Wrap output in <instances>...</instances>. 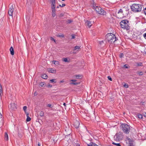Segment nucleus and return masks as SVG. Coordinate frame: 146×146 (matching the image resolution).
I'll return each mask as SVG.
<instances>
[{
  "instance_id": "f257e3e1",
  "label": "nucleus",
  "mask_w": 146,
  "mask_h": 146,
  "mask_svg": "<svg viewBox=\"0 0 146 146\" xmlns=\"http://www.w3.org/2000/svg\"><path fill=\"white\" fill-rule=\"evenodd\" d=\"M106 38L108 41L111 43L115 42V41L118 40L114 35L111 33L107 34Z\"/></svg>"
},
{
  "instance_id": "f03ea898",
  "label": "nucleus",
  "mask_w": 146,
  "mask_h": 146,
  "mask_svg": "<svg viewBox=\"0 0 146 146\" xmlns=\"http://www.w3.org/2000/svg\"><path fill=\"white\" fill-rule=\"evenodd\" d=\"M120 127V128L125 133L128 134L130 131V126L127 124L123 123L121 125Z\"/></svg>"
},
{
  "instance_id": "7ed1b4c3",
  "label": "nucleus",
  "mask_w": 146,
  "mask_h": 146,
  "mask_svg": "<svg viewBox=\"0 0 146 146\" xmlns=\"http://www.w3.org/2000/svg\"><path fill=\"white\" fill-rule=\"evenodd\" d=\"M121 27L123 29L129 30L130 29L129 26V21L127 20H122L120 22Z\"/></svg>"
},
{
  "instance_id": "20e7f679",
  "label": "nucleus",
  "mask_w": 146,
  "mask_h": 146,
  "mask_svg": "<svg viewBox=\"0 0 146 146\" xmlns=\"http://www.w3.org/2000/svg\"><path fill=\"white\" fill-rule=\"evenodd\" d=\"M131 10L134 12H137L141 11L142 7L141 5L134 4L131 6Z\"/></svg>"
},
{
  "instance_id": "39448f33",
  "label": "nucleus",
  "mask_w": 146,
  "mask_h": 146,
  "mask_svg": "<svg viewBox=\"0 0 146 146\" xmlns=\"http://www.w3.org/2000/svg\"><path fill=\"white\" fill-rule=\"evenodd\" d=\"M93 9L95 10L96 12L99 14L104 15L106 13L105 11L104 10L100 7L95 5L93 6Z\"/></svg>"
},
{
  "instance_id": "423d86ee",
  "label": "nucleus",
  "mask_w": 146,
  "mask_h": 146,
  "mask_svg": "<svg viewBox=\"0 0 146 146\" xmlns=\"http://www.w3.org/2000/svg\"><path fill=\"white\" fill-rule=\"evenodd\" d=\"M123 133L121 131H119L116 134L114 138L116 141H118L121 139L123 138Z\"/></svg>"
},
{
  "instance_id": "0eeeda50",
  "label": "nucleus",
  "mask_w": 146,
  "mask_h": 146,
  "mask_svg": "<svg viewBox=\"0 0 146 146\" xmlns=\"http://www.w3.org/2000/svg\"><path fill=\"white\" fill-rule=\"evenodd\" d=\"M15 7V5H10V7H9V11H8V14L10 16H12V17H13V11L14 10V8Z\"/></svg>"
},
{
  "instance_id": "6e6552de",
  "label": "nucleus",
  "mask_w": 146,
  "mask_h": 146,
  "mask_svg": "<svg viewBox=\"0 0 146 146\" xmlns=\"http://www.w3.org/2000/svg\"><path fill=\"white\" fill-rule=\"evenodd\" d=\"M9 108L11 110H15L17 109L16 105L14 103H11L9 105Z\"/></svg>"
},
{
  "instance_id": "1a4fd4ad",
  "label": "nucleus",
  "mask_w": 146,
  "mask_h": 146,
  "mask_svg": "<svg viewBox=\"0 0 146 146\" xmlns=\"http://www.w3.org/2000/svg\"><path fill=\"white\" fill-rule=\"evenodd\" d=\"M80 125V123L79 121L75 120L74 123V127L76 128H78Z\"/></svg>"
},
{
  "instance_id": "9d476101",
  "label": "nucleus",
  "mask_w": 146,
  "mask_h": 146,
  "mask_svg": "<svg viewBox=\"0 0 146 146\" xmlns=\"http://www.w3.org/2000/svg\"><path fill=\"white\" fill-rule=\"evenodd\" d=\"M127 139L128 140L129 142V146H134L133 143V140H131L129 138H127Z\"/></svg>"
},
{
  "instance_id": "9b49d317",
  "label": "nucleus",
  "mask_w": 146,
  "mask_h": 146,
  "mask_svg": "<svg viewBox=\"0 0 146 146\" xmlns=\"http://www.w3.org/2000/svg\"><path fill=\"white\" fill-rule=\"evenodd\" d=\"M88 146H99L93 142H91L89 144H88Z\"/></svg>"
},
{
  "instance_id": "f8f14e48",
  "label": "nucleus",
  "mask_w": 146,
  "mask_h": 146,
  "mask_svg": "<svg viewBox=\"0 0 146 146\" xmlns=\"http://www.w3.org/2000/svg\"><path fill=\"white\" fill-rule=\"evenodd\" d=\"M86 25L88 26L89 27H90L92 25L91 22L87 21L86 22Z\"/></svg>"
},
{
  "instance_id": "ddd939ff",
  "label": "nucleus",
  "mask_w": 146,
  "mask_h": 146,
  "mask_svg": "<svg viewBox=\"0 0 146 146\" xmlns=\"http://www.w3.org/2000/svg\"><path fill=\"white\" fill-rule=\"evenodd\" d=\"M51 7L55 6V0H50Z\"/></svg>"
},
{
  "instance_id": "4468645a",
  "label": "nucleus",
  "mask_w": 146,
  "mask_h": 146,
  "mask_svg": "<svg viewBox=\"0 0 146 146\" xmlns=\"http://www.w3.org/2000/svg\"><path fill=\"white\" fill-rule=\"evenodd\" d=\"M48 71L49 72L51 73H55L56 70H54L53 68H50L48 69Z\"/></svg>"
},
{
  "instance_id": "2eb2a0df",
  "label": "nucleus",
  "mask_w": 146,
  "mask_h": 146,
  "mask_svg": "<svg viewBox=\"0 0 146 146\" xmlns=\"http://www.w3.org/2000/svg\"><path fill=\"white\" fill-rule=\"evenodd\" d=\"M10 50V51L11 54L12 55H13L14 54V51L13 48L12 46L11 47Z\"/></svg>"
},
{
  "instance_id": "dca6fc26",
  "label": "nucleus",
  "mask_w": 146,
  "mask_h": 146,
  "mask_svg": "<svg viewBox=\"0 0 146 146\" xmlns=\"http://www.w3.org/2000/svg\"><path fill=\"white\" fill-rule=\"evenodd\" d=\"M5 139L6 141H8V140L9 138L8 135L6 132H5Z\"/></svg>"
},
{
  "instance_id": "f3484780",
  "label": "nucleus",
  "mask_w": 146,
  "mask_h": 146,
  "mask_svg": "<svg viewBox=\"0 0 146 146\" xmlns=\"http://www.w3.org/2000/svg\"><path fill=\"white\" fill-rule=\"evenodd\" d=\"M56 7H51L52 13H56V10L55 9Z\"/></svg>"
},
{
  "instance_id": "a211bd4d",
  "label": "nucleus",
  "mask_w": 146,
  "mask_h": 146,
  "mask_svg": "<svg viewBox=\"0 0 146 146\" xmlns=\"http://www.w3.org/2000/svg\"><path fill=\"white\" fill-rule=\"evenodd\" d=\"M41 77L44 79H46L47 78L48 76L46 74H44L42 75Z\"/></svg>"
},
{
  "instance_id": "6ab92c4d",
  "label": "nucleus",
  "mask_w": 146,
  "mask_h": 146,
  "mask_svg": "<svg viewBox=\"0 0 146 146\" xmlns=\"http://www.w3.org/2000/svg\"><path fill=\"white\" fill-rule=\"evenodd\" d=\"M45 85V83L43 82H41L39 84V86L40 87H44Z\"/></svg>"
},
{
  "instance_id": "aec40b11",
  "label": "nucleus",
  "mask_w": 146,
  "mask_h": 146,
  "mask_svg": "<svg viewBox=\"0 0 146 146\" xmlns=\"http://www.w3.org/2000/svg\"><path fill=\"white\" fill-rule=\"evenodd\" d=\"M137 65L138 66H143V63L142 62H137L136 63Z\"/></svg>"
},
{
  "instance_id": "412c9836",
  "label": "nucleus",
  "mask_w": 146,
  "mask_h": 146,
  "mask_svg": "<svg viewBox=\"0 0 146 146\" xmlns=\"http://www.w3.org/2000/svg\"><path fill=\"white\" fill-rule=\"evenodd\" d=\"M62 60L64 62H69V61L68 60L67 58H63Z\"/></svg>"
},
{
  "instance_id": "4be33fe9",
  "label": "nucleus",
  "mask_w": 146,
  "mask_h": 146,
  "mask_svg": "<svg viewBox=\"0 0 146 146\" xmlns=\"http://www.w3.org/2000/svg\"><path fill=\"white\" fill-rule=\"evenodd\" d=\"M73 22V20L71 19H70L68 20H67L66 21V23L67 24H70V23H72Z\"/></svg>"
},
{
  "instance_id": "5701e85b",
  "label": "nucleus",
  "mask_w": 146,
  "mask_h": 146,
  "mask_svg": "<svg viewBox=\"0 0 146 146\" xmlns=\"http://www.w3.org/2000/svg\"><path fill=\"white\" fill-rule=\"evenodd\" d=\"M129 67V66L127 64H125L123 66V68H128Z\"/></svg>"
},
{
  "instance_id": "b1692460",
  "label": "nucleus",
  "mask_w": 146,
  "mask_h": 146,
  "mask_svg": "<svg viewBox=\"0 0 146 146\" xmlns=\"http://www.w3.org/2000/svg\"><path fill=\"white\" fill-rule=\"evenodd\" d=\"M137 73L140 76L142 75L143 74V72L141 71H138L137 72Z\"/></svg>"
},
{
  "instance_id": "393cba45",
  "label": "nucleus",
  "mask_w": 146,
  "mask_h": 146,
  "mask_svg": "<svg viewBox=\"0 0 146 146\" xmlns=\"http://www.w3.org/2000/svg\"><path fill=\"white\" fill-rule=\"evenodd\" d=\"M39 115L41 117L44 116V112L42 111H40V113Z\"/></svg>"
},
{
  "instance_id": "a878e982",
  "label": "nucleus",
  "mask_w": 146,
  "mask_h": 146,
  "mask_svg": "<svg viewBox=\"0 0 146 146\" xmlns=\"http://www.w3.org/2000/svg\"><path fill=\"white\" fill-rule=\"evenodd\" d=\"M80 46H76L74 48V50H76L77 49H80Z\"/></svg>"
},
{
  "instance_id": "bb28decb",
  "label": "nucleus",
  "mask_w": 146,
  "mask_h": 146,
  "mask_svg": "<svg viewBox=\"0 0 146 146\" xmlns=\"http://www.w3.org/2000/svg\"><path fill=\"white\" fill-rule=\"evenodd\" d=\"M31 120V118L30 117H29V116H27V118L26 119V121H30Z\"/></svg>"
},
{
  "instance_id": "cd10ccee",
  "label": "nucleus",
  "mask_w": 146,
  "mask_h": 146,
  "mask_svg": "<svg viewBox=\"0 0 146 146\" xmlns=\"http://www.w3.org/2000/svg\"><path fill=\"white\" fill-rule=\"evenodd\" d=\"M56 80L55 79H54L50 80V81L51 82H54L56 83Z\"/></svg>"
},
{
  "instance_id": "c85d7f7f",
  "label": "nucleus",
  "mask_w": 146,
  "mask_h": 146,
  "mask_svg": "<svg viewBox=\"0 0 146 146\" xmlns=\"http://www.w3.org/2000/svg\"><path fill=\"white\" fill-rule=\"evenodd\" d=\"M54 64L55 65H58L59 64V62L58 61H54Z\"/></svg>"
},
{
  "instance_id": "c756f323",
  "label": "nucleus",
  "mask_w": 146,
  "mask_h": 146,
  "mask_svg": "<svg viewBox=\"0 0 146 146\" xmlns=\"http://www.w3.org/2000/svg\"><path fill=\"white\" fill-rule=\"evenodd\" d=\"M123 86L126 88H127L129 87V86L127 84L125 83L123 85Z\"/></svg>"
},
{
  "instance_id": "7c9ffc66",
  "label": "nucleus",
  "mask_w": 146,
  "mask_h": 146,
  "mask_svg": "<svg viewBox=\"0 0 146 146\" xmlns=\"http://www.w3.org/2000/svg\"><path fill=\"white\" fill-rule=\"evenodd\" d=\"M123 13V10L121 9H120L119 10L118 12V13Z\"/></svg>"
},
{
  "instance_id": "2f4dec72",
  "label": "nucleus",
  "mask_w": 146,
  "mask_h": 146,
  "mask_svg": "<svg viewBox=\"0 0 146 146\" xmlns=\"http://www.w3.org/2000/svg\"><path fill=\"white\" fill-rule=\"evenodd\" d=\"M112 143L113 145H117V146H121V145L119 143H115L113 142Z\"/></svg>"
},
{
  "instance_id": "473e14b6",
  "label": "nucleus",
  "mask_w": 146,
  "mask_h": 146,
  "mask_svg": "<svg viewBox=\"0 0 146 146\" xmlns=\"http://www.w3.org/2000/svg\"><path fill=\"white\" fill-rule=\"evenodd\" d=\"M75 77L77 79H78L80 77H81V76L79 75H75Z\"/></svg>"
},
{
  "instance_id": "72a5a7b5",
  "label": "nucleus",
  "mask_w": 146,
  "mask_h": 146,
  "mask_svg": "<svg viewBox=\"0 0 146 146\" xmlns=\"http://www.w3.org/2000/svg\"><path fill=\"white\" fill-rule=\"evenodd\" d=\"M57 36L59 37H64V35L62 34H61L60 35H57Z\"/></svg>"
},
{
  "instance_id": "f704fd0d",
  "label": "nucleus",
  "mask_w": 146,
  "mask_h": 146,
  "mask_svg": "<svg viewBox=\"0 0 146 146\" xmlns=\"http://www.w3.org/2000/svg\"><path fill=\"white\" fill-rule=\"evenodd\" d=\"M138 117L139 118L142 119L143 117L142 115H141V114L138 115Z\"/></svg>"
},
{
  "instance_id": "c9c22d12",
  "label": "nucleus",
  "mask_w": 146,
  "mask_h": 146,
  "mask_svg": "<svg viewBox=\"0 0 146 146\" xmlns=\"http://www.w3.org/2000/svg\"><path fill=\"white\" fill-rule=\"evenodd\" d=\"M2 87H1V84H0V96L1 95V94L2 92Z\"/></svg>"
},
{
  "instance_id": "e433bc0d",
  "label": "nucleus",
  "mask_w": 146,
  "mask_h": 146,
  "mask_svg": "<svg viewBox=\"0 0 146 146\" xmlns=\"http://www.w3.org/2000/svg\"><path fill=\"white\" fill-rule=\"evenodd\" d=\"M124 56V54L123 53H121L120 55L119 56V57L120 58H122Z\"/></svg>"
},
{
  "instance_id": "4c0bfd02",
  "label": "nucleus",
  "mask_w": 146,
  "mask_h": 146,
  "mask_svg": "<svg viewBox=\"0 0 146 146\" xmlns=\"http://www.w3.org/2000/svg\"><path fill=\"white\" fill-rule=\"evenodd\" d=\"M64 14L63 13H61L59 15V16L60 17H63Z\"/></svg>"
},
{
  "instance_id": "58836bf2",
  "label": "nucleus",
  "mask_w": 146,
  "mask_h": 146,
  "mask_svg": "<svg viewBox=\"0 0 146 146\" xmlns=\"http://www.w3.org/2000/svg\"><path fill=\"white\" fill-rule=\"evenodd\" d=\"M108 80H110L111 81L112 80V78L110 76H108Z\"/></svg>"
},
{
  "instance_id": "ea45409f",
  "label": "nucleus",
  "mask_w": 146,
  "mask_h": 146,
  "mask_svg": "<svg viewBox=\"0 0 146 146\" xmlns=\"http://www.w3.org/2000/svg\"><path fill=\"white\" fill-rule=\"evenodd\" d=\"M27 107L26 106H24L23 107V110L25 112H26V110L27 109Z\"/></svg>"
},
{
  "instance_id": "a19ab883",
  "label": "nucleus",
  "mask_w": 146,
  "mask_h": 146,
  "mask_svg": "<svg viewBox=\"0 0 146 146\" xmlns=\"http://www.w3.org/2000/svg\"><path fill=\"white\" fill-rule=\"evenodd\" d=\"M79 83L78 82H72L71 84H73L74 85H77Z\"/></svg>"
},
{
  "instance_id": "79ce46f5",
  "label": "nucleus",
  "mask_w": 146,
  "mask_h": 146,
  "mask_svg": "<svg viewBox=\"0 0 146 146\" xmlns=\"http://www.w3.org/2000/svg\"><path fill=\"white\" fill-rule=\"evenodd\" d=\"M65 5H66L65 4H62V5H59V6L60 7H63L65 6Z\"/></svg>"
},
{
  "instance_id": "37998d69",
  "label": "nucleus",
  "mask_w": 146,
  "mask_h": 146,
  "mask_svg": "<svg viewBox=\"0 0 146 146\" xmlns=\"http://www.w3.org/2000/svg\"><path fill=\"white\" fill-rule=\"evenodd\" d=\"M75 38V35H72V38H71L72 39H74V38Z\"/></svg>"
},
{
  "instance_id": "c03bdc74",
  "label": "nucleus",
  "mask_w": 146,
  "mask_h": 146,
  "mask_svg": "<svg viewBox=\"0 0 146 146\" xmlns=\"http://www.w3.org/2000/svg\"><path fill=\"white\" fill-rule=\"evenodd\" d=\"M52 16L53 17H54L56 15V13H52Z\"/></svg>"
},
{
  "instance_id": "a18cd8bd",
  "label": "nucleus",
  "mask_w": 146,
  "mask_h": 146,
  "mask_svg": "<svg viewBox=\"0 0 146 146\" xmlns=\"http://www.w3.org/2000/svg\"><path fill=\"white\" fill-rule=\"evenodd\" d=\"M144 13L146 15V8L143 10Z\"/></svg>"
},
{
  "instance_id": "49530a36",
  "label": "nucleus",
  "mask_w": 146,
  "mask_h": 146,
  "mask_svg": "<svg viewBox=\"0 0 146 146\" xmlns=\"http://www.w3.org/2000/svg\"><path fill=\"white\" fill-rule=\"evenodd\" d=\"M50 40H52V41H55L54 39L52 37H50Z\"/></svg>"
},
{
  "instance_id": "de8ad7c7",
  "label": "nucleus",
  "mask_w": 146,
  "mask_h": 146,
  "mask_svg": "<svg viewBox=\"0 0 146 146\" xmlns=\"http://www.w3.org/2000/svg\"><path fill=\"white\" fill-rule=\"evenodd\" d=\"M143 36L146 39V33L144 34Z\"/></svg>"
},
{
  "instance_id": "09e8293b",
  "label": "nucleus",
  "mask_w": 146,
  "mask_h": 146,
  "mask_svg": "<svg viewBox=\"0 0 146 146\" xmlns=\"http://www.w3.org/2000/svg\"><path fill=\"white\" fill-rule=\"evenodd\" d=\"M99 43L100 44H102L103 43H104V42H103V41H100L99 42Z\"/></svg>"
},
{
  "instance_id": "8fccbe9b",
  "label": "nucleus",
  "mask_w": 146,
  "mask_h": 146,
  "mask_svg": "<svg viewBox=\"0 0 146 146\" xmlns=\"http://www.w3.org/2000/svg\"><path fill=\"white\" fill-rule=\"evenodd\" d=\"M34 96H36L37 95V93L36 92H35L34 93Z\"/></svg>"
},
{
  "instance_id": "3c124183",
  "label": "nucleus",
  "mask_w": 146,
  "mask_h": 146,
  "mask_svg": "<svg viewBox=\"0 0 146 146\" xmlns=\"http://www.w3.org/2000/svg\"><path fill=\"white\" fill-rule=\"evenodd\" d=\"M51 106H52V105L51 104H48V107H50V108H51Z\"/></svg>"
},
{
  "instance_id": "603ef678",
  "label": "nucleus",
  "mask_w": 146,
  "mask_h": 146,
  "mask_svg": "<svg viewBox=\"0 0 146 146\" xmlns=\"http://www.w3.org/2000/svg\"><path fill=\"white\" fill-rule=\"evenodd\" d=\"M52 85L50 84H49L48 85V87H52Z\"/></svg>"
},
{
  "instance_id": "864d4df0",
  "label": "nucleus",
  "mask_w": 146,
  "mask_h": 146,
  "mask_svg": "<svg viewBox=\"0 0 146 146\" xmlns=\"http://www.w3.org/2000/svg\"><path fill=\"white\" fill-rule=\"evenodd\" d=\"M26 113V115H27V116H29V113L28 112H25Z\"/></svg>"
},
{
  "instance_id": "5fc2aeb1",
  "label": "nucleus",
  "mask_w": 146,
  "mask_h": 146,
  "mask_svg": "<svg viewBox=\"0 0 146 146\" xmlns=\"http://www.w3.org/2000/svg\"><path fill=\"white\" fill-rule=\"evenodd\" d=\"M76 80H71V81L73 82H75L76 81Z\"/></svg>"
},
{
  "instance_id": "6e6d98bb",
  "label": "nucleus",
  "mask_w": 146,
  "mask_h": 146,
  "mask_svg": "<svg viewBox=\"0 0 146 146\" xmlns=\"http://www.w3.org/2000/svg\"><path fill=\"white\" fill-rule=\"evenodd\" d=\"M64 82V81L63 80H61L60 81V83H63Z\"/></svg>"
},
{
  "instance_id": "4d7b16f0",
  "label": "nucleus",
  "mask_w": 146,
  "mask_h": 146,
  "mask_svg": "<svg viewBox=\"0 0 146 146\" xmlns=\"http://www.w3.org/2000/svg\"><path fill=\"white\" fill-rule=\"evenodd\" d=\"M38 146H41L40 144V143H38Z\"/></svg>"
},
{
  "instance_id": "13d9d810",
  "label": "nucleus",
  "mask_w": 146,
  "mask_h": 146,
  "mask_svg": "<svg viewBox=\"0 0 146 146\" xmlns=\"http://www.w3.org/2000/svg\"><path fill=\"white\" fill-rule=\"evenodd\" d=\"M143 116L145 117H146V113H145V114H143Z\"/></svg>"
},
{
  "instance_id": "bf43d9fd",
  "label": "nucleus",
  "mask_w": 146,
  "mask_h": 146,
  "mask_svg": "<svg viewBox=\"0 0 146 146\" xmlns=\"http://www.w3.org/2000/svg\"><path fill=\"white\" fill-rule=\"evenodd\" d=\"M2 115L1 114V113L0 112V118L1 117Z\"/></svg>"
},
{
  "instance_id": "052dcab7",
  "label": "nucleus",
  "mask_w": 146,
  "mask_h": 146,
  "mask_svg": "<svg viewBox=\"0 0 146 146\" xmlns=\"http://www.w3.org/2000/svg\"><path fill=\"white\" fill-rule=\"evenodd\" d=\"M63 105L65 106H66V104L65 103H64L63 104Z\"/></svg>"
},
{
  "instance_id": "680f3d73",
  "label": "nucleus",
  "mask_w": 146,
  "mask_h": 146,
  "mask_svg": "<svg viewBox=\"0 0 146 146\" xmlns=\"http://www.w3.org/2000/svg\"><path fill=\"white\" fill-rule=\"evenodd\" d=\"M54 61H55V60H53V61H52V62L54 64Z\"/></svg>"
},
{
  "instance_id": "e2e57ef3",
  "label": "nucleus",
  "mask_w": 146,
  "mask_h": 146,
  "mask_svg": "<svg viewBox=\"0 0 146 146\" xmlns=\"http://www.w3.org/2000/svg\"><path fill=\"white\" fill-rule=\"evenodd\" d=\"M59 6H57V7H57V8H59Z\"/></svg>"
},
{
  "instance_id": "0e129e2a",
  "label": "nucleus",
  "mask_w": 146,
  "mask_h": 146,
  "mask_svg": "<svg viewBox=\"0 0 146 146\" xmlns=\"http://www.w3.org/2000/svg\"><path fill=\"white\" fill-rule=\"evenodd\" d=\"M62 1H65V0H62Z\"/></svg>"
},
{
  "instance_id": "69168bd1",
  "label": "nucleus",
  "mask_w": 146,
  "mask_h": 146,
  "mask_svg": "<svg viewBox=\"0 0 146 146\" xmlns=\"http://www.w3.org/2000/svg\"><path fill=\"white\" fill-rule=\"evenodd\" d=\"M120 146H121V145Z\"/></svg>"
}]
</instances>
